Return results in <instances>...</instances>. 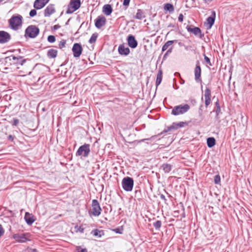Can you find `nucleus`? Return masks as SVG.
I'll list each match as a JSON object with an SVG mask.
<instances>
[{"instance_id":"f257e3e1","label":"nucleus","mask_w":252,"mask_h":252,"mask_svg":"<svg viewBox=\"0 0 252 252\" xmlns=\"http://www.w3.org/2000/svg\"><path fill=\"white\" fill-rule=\"evenodd\" d=\"M23 17L19 15H13L8 20L9 27L14 30L18 29L19 27L22 25Z\"/></svg>"},{"instance_id":"f03ea898","label":"nucleus","mask_w":252,"mask_h":252,"mask_svg":"<svg viewBox=\"0 0 252 252\" xmlns=\"http://www.w3.org/2000/svg\"><path fill=\"white\" fill-rule=\"evenodd\" d=\"M122 186L125 191H132L134 186L133 179L128 176L124 177L122 181Z\"/></svg>"},{"instance_id":"7ed1b4c3","label":"nucleus","mask_w":252,"mask_h":252,"mask_svg":"<svg viewBox=\"0 0 252 252\" xmlns=\"http://www.w3.org/2000/svg\"><path fill=\"white\" fill-rule=\"evenodd\" d=\"M189 109L190 106L188 104L179 105L173 107L172 110L171 114L175 116L183 114L187 112Z\"/></svg>"},{"instance_id":"20e7f679","label":"nucleus","mask_w":252,"mask_h":252,"mask_svg":"<svg viewBox=\"0 0 252 252\" xmlns=\"http://www.w3.org/2000/svg\"><path fill=\"white\" fill-rule=\"evenodd\" d=\"M39 31V29L36 26L30 25L25 30V36L31 38H34L38 35Z\"/></svg>"},{"instance_id":"39448f33","label":"nucleus","mask_w":252,"mask_h":252,"mask_svg":"<svg viewBox=\"0 0 252 252\" xmlns=\"http://www.w3.org/2000/svg\"><path fill=\"white\" fill-rule=\"evenodd\" d=\"M90 152V145L84 144L79 147L76 153V156L79 157L82 156L84 158H87L89 156Z\"/></svg>"},{"instance_id":"423d86ee","label":"nucleus","mask_w":252,"mask_h":252,"mask_svg":"<svg viewBox=\"0 0 252 252\" xmlns=\"http://www.w3.org/2000/svg\"><path fill=\"white\" fill-rule=\"evenodd\" d=\"M92 210L89 211L90 214L95 217H97L100 215L102 210L98 201L96 199L92 200Z\"/></svg>"},{"instance_id":"0eeeda50","label":"nucleus","mask_w":252,"mask_h":252,"mask_svg":"<svg viewBox=\"0 0 252 252\" xmlns=\"http://www.w3.org/2000/svg\"><path fill=\"white\" fill-rule=\"evenodd\" d=\"M80 0H70L68 5L67 9L66 11V14H71L74 11L78 9L81 6Z\"/></svg>"},{"instance_id":"6e6552de","label":"nucleus","mask_w":252,"mask_h":252,"mask_svg":"<svg viewBox=\"0 0 252 252\" xmlns=\"http://www.w3.org/2000/svg\"><path fill=\"white\" fill-rule=\"evenodd\" d=\"M23 57L22 56L15 57L14 56H10L9 57H7L5 58V61L6 62H11L12 60L13 61V63L15 64L16 65H22L26 62V59H22Z\"/></svg>"},{"instance_id":"1a4fd4ad","label":"nucleus","mask_w":252,"mask_h":252,"mask_svg":"<svg viewBox=\"0 0 252 252\" xmlns=\"http://www.w3.org/2000/svg\"><path fill=\"white\" fill-rule=\"evenodd\" d=\"M72 51L75 58H79L83 51V48L80 43H75L73 44Z\"/></svg>"},{"instance_id":"9d476101","label":"nucleus","mask_w":252,"mask_h":252,"mask_svg":"<svg viewBox=\"0 0 252 252\" xmlns=\"http://www.w3.org/2000/svg\"><path fill=\"white\" fill-rule=\"evenodd\" d=\"M11 38V35L4 31H0V43L4 44L8 42Z\"/></svg>"},{"instance_id":"9b49d317","label":"nucleus","mask_w":252,"mask_h":252,"mask_svg":"<svg viewBox=\"0 0 252 252\" xmlns=\"http://www.w3.org/2000/svg\"><path fill=\"white\" fill-rule=\"evenodd\" d=\"M106 19L104 16H99L95 20V26L98 29H100L106 24Z\"/></svg>"},{"instance_id":"f8f14e48","label":"nucleus","mask_w":252,"mask_h":252,"mask_svg":"<svg viewBox=\"0 0 252 252\" xmlns=\"http://www.w3.org/2000/svg\"><path fill=\"white\" fill-rule=\"evenodd\" d=\"M201 69L200 65V63L199 61L196 62V66L194 69V76H195V80L196 82H201V79L200 78L201 77Z\"/></svg>"},{"instance_id":"ddd939ff","label":"nucleus","mask_w":252,"mask_h":252,"mask_svg":"<svg viewBox=\"0 0 252 252\" xmlns=\"http://www.w3.org/2000/svg\"><path fill=\"white\" fill-rule=\"evenodd\" d=\"M28 235V233L15 234L13 235V238L18 242L23 243L26 242L28 240L26 236Z\"/></svg>"},{"instance_id":"4468645a","label":"nucleus","mask_w":252,"mask_h":252,"mask_svg":"<svg viewBox=\"0 0 252 252\" xmlns=\"http://www.w3.org/2000/svg\"><path fill=\"white\" fill-rule=\"evenodd\" d=\"M126 40L128 46L131 48H135L137 46L138 42L134 35L132 34L128 35Z\"/></svg>"},{"instance_id":"2eb2a0df","label":"nucleus","mask_w":252,"mask_h":252,"mask_svg":"<svg viewBox=\"0 0 252 252\" xmlns=\"http://www.w3.org/2000/svg\"><path fill=\"white\" fill-rule=\"evenodd\" d=\"M187 30L189 32H192L195 35L199 34V37L201 38H202L204 35V33H201V31L198 27H194L192 28L190 26H187Z\"/></svg>"},{"instance_id":"dca6fc26","label":"nucleus","mask_w":252,"mask_h":252,"mask_svg":"<svg viewBox=\"0 0 252 252\" xmlns=\"http://www.w3.org/2000/svg\"><path fill=\"white\" fill-rule=\"evenodd\" d=\"M119 54L122 56H127L130 53V50L128 47H126L124 44H120L118 49Z\"/></svg>"},{"instance_id":"f3484780","label":"nucleus","mask_w":252,"mask_h":252,"mask_svg":"<svg viewBox=\"0 0 252 252\" xmlns=\"http://www.w3.org/2000/svg\"><path fill=\"white\" fill-rule=\"evenodd\" d=\"M50 0H35L33 7L36 9H40L49 1Z\"/></svg>"},{"instance_id":"a211bd4d","label":"nucleus","mask_w":252,"mask_h":252,"mask_svg":"<svg viewBox=\"0 0 252 252\" xmlns=\"http://www.w3.org/2000/svg\"><path fill=\"white\" fill-rule=\"evenodd\" d=\"M54 5L50 4L44 10V15L45 17H49L51 14L55 12Z\"/></svg>"},{"instance_id":"6ab92c4d","label":"nucleus","mask_w":252,"mask_h":252,"mask_svg":"<svg viewBox=\"0 0 252 252\" xmlns=\"http://www.w3.org/2000/svg\"><path fill=\"white\" fill-rule=\"evenodd\" d=\"M211 91L209 88H206L205 90L204 97L206 107H207L211 103Z\"/></svg>"},{"instance_id":"aec40b11","label":"nucleus","mask_w":252,"mask_h":252,"mask_svg":"<svg viewBox=\"0 0 252 252\" xmlns=\"http://www.w3.org/2000/svg\"><path fill=\"white\" fill-rule=\"evenodd\" d=\"M24 219L28 225H32L35 221L34 216L28 212L26 213Z\"/></svg>"},{"instance_id":"412c9836","label":"nucleus","mask_w":252,"mask_h":252,"mask_svg":"<svg viewBox=\"0 0 252 252\" xmlns=\"http://www.w3.org/2000/svg\"><path fill=\"white\" fill-rule=\"evenodd\" d=\"M113 11L112 7L110 4H105L102 8V12L107 16L110 15Z\"/></svg>"},{"instance_id":"4be33fe9","label":"nucleus","mask_w":252,"mask_h":252,"mask_svg":"<svg viewBox=\"0 0 252 252\" xmlns=\"http://www.w3.org/2000/svg\"><path fill=\"white\" fill-rule=\"evenodd\" d=\"M216 17L215 11H213L212 13V16L208 17L206 20L208 24L209 25V28H211L214 25Z\"/></svg>"},{"instance_id":"5701e85b","label":"nucleus","mask_w":252,"mask_h":252,"mask_svg":"<svg viewBox=\"0 0 252 252\" xmlns=\"http://www.w3.org/2000/svg\"><path fill=\"white\" fill-rule=\"evenodd\" d=\"M146 17V15L144 11L141 9H138L137 13L134 16V18L138 20H141Z\"/></svg>"},{"instance_id":"b1692460","label":"nucleus","mask_w":252,"mask_h":252,"mask_svg":"<svg viewBox=\"0 0 252 252\" xmlns=\"http://www.w3.org/2000/svg\"><path fill=\"white\" fill-rule=\"evenodd\" d=\"M58 51L54 49H50L47 52V56L49 58H55L57 56Z\"/></svg>"},{"instance_id":"393cba45","label":"nucleus","mask_w":252,"mask_h":252,"mask_svg":"<svg viewBox=\"0 0 252 252\" xmlns=\"http://www.w3.org/2000/svg\"><path fill=\"white\" fill-rule=\"evenodd\" d=\"M161 168L163 170L164 173H167L171 170L172 165L168 163H163L161 165Z\"/></svg>"},{"instance_id":"a878e982","label":"nucleus","mask_w":252,"mask_h":252,"mask_svg":"<svg viewBox=\"0 0 252 252\" xmlns=\"http://www.w3.org/2000/svg\"><path fill=\"white\" fill-rule=\"evenodd\" d=\"M162 79V72L161 70L158 71V73L157 76V79L156 82V85L157 87L161 83Z\"/></svg>"},{"instance_id":"bb28decb","label":"nucleus","mask_w":252,"mask_h":252,"mask_svg":"<svg viewBox=\"0 0 252 252\" xmlns=\"http://www.w3.org/2000/svg\"><path fill=\"white\" fill-rule=\"evenodd\" d=\"M164 10L172 13L174 10V7L172 4L167 3L164 4Z\"/></svg>"},{"instance_id":"cd10ccee","label":"nucleus","mask_w":252,"mask_h":252,"mask_svg":"<svg viewBox=\"0 0 252 252\" xmlns=\"http://www.w3.org/2000/svg\"><path fill=\"white\" fill-rule=\"evenodd\" d=\"M207 144L208 147L212 148L216 144V140L214 137H209L207 139Z\"/></svg>"},{"instance_id":"c85d7f7f","label":"nucleus","mask_w":252,"mask_h":252,"mask_svg":"<svg viewBox=\"0 0 252 252\" xmlns=\"http://www.w3.org/2000/svg\"><path fill=\"white\" fill-rule=\"evenodd\" d=\"M177 41V40H169L167 41L162 47V52H164L170 46H171L173 43L176 42Z\"/></svg>"},{"instance_id":"c756f323","label":"nucleus","mask_w":252,"mask_h":252,"mask_svg":"<svg viewBox=\"0 0 252 252\" xmlns=\"http://www.w3.org/2000/svg\"><path fill=\"white\" fill-rule=\"evenodd\" d=\"M91 233L93 234L94 236L99 238L104 235V232L103 230H99L97 229L93 230Z\"/></svg>"},{"instance_id":"7c9ffc66","label":"nucleus","mask_w":252,"mask_h":252,"mask_svg":"<svg viewBox=\"0 0 252 252\" xmlns=\"http://www.w3.org/2000/svg\"><path fill=\"white\" fill-rule=\"evenodd\" d=\"M178 128L177 123H173L171 126H168L166 129H165L163 131V132H167L173 130L177 129Z\"/></svg>"},{"instance_id":"2f4dec72","label":"nucleus","mask_w":252,"mask_h":252,"mask_svg":"<svg viewBox=\"0 0 252 252\" xmlns=\"http://www.w3.org/2000/svg\"><path fill=\"white\" fill-rule=\"evenodd\" d=\"M98 37V34L97 33H93L91 38H90L89 40V42L90 43V44H93V43H94L95 42L96 39H97V38Z\"/></svg>"},{"instance_id":"473e14b6","label":"nucleus","mask_w":252,"mask_h":252,"mask_svg":"<svg viewBox=\"0 0 252 252\" xmlns=\"http://www.w3.org/2000/svg\"><path fill=\"white\" fill-rule=\"evenodd\" d=\"M153 226L157 230H159L161 226V221L160 220H157L153 223Z\"/></svg>"},{"instance_id":"72a5a7b5","label":"nucleus","mask_w":252,"mask_h":252,"mask_svg":"<svg viewBox=\"0 0 252 252\" xmlns=\"http://www.w3.org/2000/svg\"><path fill=\"white\" fill-rule=\"evenodd\" d=\"M214 182L216 185H219L220 184V175L218 174L215 176Z\"/></svg>"},{"instance_id":"f704fd0d","label":"nucleus","mask_w":252,"mask_h":252,"mask_svg":"<svg viewBox=\"0 0 252 252\" xmlns=\"http://www.w3.org/2000/svg\"><path fill=\"white\" fill-rule=\"evenodd\" d=\"M47 40L50 43H53L56 41V37L54 35H49L47 37Z\"/></svg>"},{"instance_id":"c9c22d12","label":"nucleus","mask_w":252,"mask_h":252,"mask_svg":"<svg viewBox=\"0 0 252 252\" xmlns=\"http://www.w3.org/2000/svg\"><path fill=\"white\" fill-rule=\"evenodd\" d=\"M215 111H216V119L217 120H219L220 119V117H219V114L220 113H221L220 107H218V108H216V109L215 110Z\"/></svg>"},{"instance_id":"e433bc0d","label":"nucleus","mask_w":252,"mask_h":252,"mask_svg":"<svg viewBox=\"0 0 252 252\" xmlns=\"http://www.w3.org/2000/svg\"><path fill=\"white\" fill-rule=\"evenodd\" d=\"M66 44V40L64 39H62L59 43V48L60 49H62L63 48L65 47V45Z\"/></svg>"},{"instance_id":"4c0bfd02","label":"nucleus","mask_w":252,"mask_h":252,"mask_svg":"<svg viewBox=\"0 0 252 252\" xmlns=\"http://www.w3.org/2000/svg\"><path fill=\"white\" fill-rule=\"evenodd\" d=\"M188 123L187 122H181L177 123L178 128L184 127L185 126H187Z\"/></svg>"},{"instance_id":"58836bf2","label":"nucleus","mask_w":252,"mask_h":252,"mask_svg":"<svg viewBox=\"0 0 252 252\" xmlns=\"http://www.w3.org/2000/svg\"><path fill=\"white\" fill-rule=\"evenodd\" d=\"M203 104H201L200 105L199 110H198V114L200 116V117L202 118L203 115Z\"/></svg>"},{"instance_id":"ea45409f","label":"nucleus","mask_w":252,"mask_h":252,"mask_svg":"<svg viewBox=\"0 0 252 252\" xmlns=\"http://www.w3.org/2000/svg\"><path fill=\"white\" fill-rule=\"evenodd\" d=\"M204 56L205 61L206 62V63L209 64V65L212 66V64L211 63L210 59L207 56H206L205 54H204Z\"/></svg>"},{"instance_id":"a19ab883","label":"nucleus","mask_w":252,"mask_h":252,"mask_svg":"<svg viewBox=\"0 0 252 252\" xmlns=\"http://www.w3.org/2000/svg\"><path fill=\"white\" fill-rule=\"evenodd\" d=\"M76 250L77 251V252H87V249H81L80 246L77 247Z\"/></svg>"},{"instance_id":"79ce46f5","label":"nucleus","mask_w":252,"mask_h":252,"mask_svg":"<svg viewBox=\"0 0 252 252\" xmlns=\"http://www.w3.org/2000/svg\"><path fill=\"white\" fill-rule=\"evenodd\" d=\"M37 12L35 9H32L30 11L29 15L31 17H33L36 15Z\"/></svg>"},{"instance_id":"37998d69","label":"nucleus","mask_w":252,"mask_h":252,"mask_svg":"<svg viewBox=\"0 0 252 252\" xmlns=\"http://www.w3.org/2000/svg\"><path fill=\"white\" fill-rule=\"evenodd\" d=\"M13 121L12 125L14 126H17L19 123V120L17 118H13Z\"/></svg>"},{"instance_id":"c03bdc74","label":"nucleus","mask_w":252,"mask_h":252,"mask_svg":"<svg viewBox=\"0 0 252 252\" xmlns=\"http://www.w3.org/2000/svg\"><path fill=\"white\" fill-rule=\"evenodd\" d=\"M24 252H37V251L35 249L28 248L25 250Z\"/></svg>"},{"instance_id":"a18cd8bd","label":"nucleus","mask_w":252,"mask_h":252,"mask_svg":"<svg viewBox=\"0 0 252 252\" xmlns=\"http://www.w3.org/2000/svg\"><path fill=\"white\" fill-rule=\"evenodd\" d=\"M172 51V47H171V48H170L167 51V52L165 53V54H164V57L163 58H164L166 56H167L168 55H169V54H170Z\"/></svg>"},{"instance_id":"49530a36","label":"nucleus","mask_w":252,"mask_h":252,"mask_svg":"<svg viewBox=\"0 0 252 252\" xmlns=\"http://www.w3.org/2000/svg\"><path fill=\"white\" fill-rule=\"evenodd\" d=\"M130 1V0H124L123 5L124 6H128L129 4Z\"/></svg>"},{"instance_id":"de8ad7c7","label":"nucleus","mask_w":252,"mask_h":252,"mask_svg":"<svg viewBox=\"0 0 252 252\" xmlns=\"http://www.w3.org/2000/svg\"><path fill=\"white\" fill-rule=\"evenodd\" d=\"M183 19H184V16H183V15L182 13L180 14L179 16L178 17V20H179V21L180 22H182L183 21Z\"/></svg>"},{"instance_id":"09e8293b","label":"nucleus","mask_w":252,"mask_h":252,"mask_svg":"<svg viewBox=\"0 0 252 252\" xmlns=\"http://www.w3.org/2000/svg\"><path fill=\"white\" fill-rule=\"evenodd\" d=\"M4 232V231L2 227V225L0 224V237L3 234Z\"/></svg>"},{"instance_id":"8fccbe9b","label":"nucleus","mask_w":252,"mask_h":252,"mask_svg":"<svg viewBox=\"0 0 252 252\" xmlns=\"http://www.w3.org/2000/svg\"><path fill=\"white\" fill-rule=\"evenodd\" d=\"M60 28H61V26L59 25V24H58V25H56L54 26L52 28V30L55 31Z\"/></svg>"},{"instance_id":"3c124183","label":"nucleus","mask_w":252,"mask_h":252,"mask_svg":"<svg viewBox=\"0 0 252 252\" xmlns=\"http://www.w3.org/2000/svg\"><path fill=\"white\" fill-rule=\"evenodd\" d=\"M84 230V228L81 226H80L77 229V231H79L81 233H83Z\"/></svg>"},{"instance_id":"603ef678","label":"nucleus","mask_w":252,"mask_h":252,"mask_svg":"<svg viewBox=\"0 0 252 252\" xmlns=\"http://www.w3.org/2000/svg\"><path fill=\"white\" fill-rule=\"evenodd\" d=\"M135 196L137 197V196H138L139 194H141V190L140 189H137L135 191Z\"/></svg>"},{"instance_id":"864d4df0","label":"nucleus","mask_w":252,"mask_h":252,"mask_svg":"<svg viewBox=\"0 0 252 252\" xmlns=\"http://www.w3.org/2000/svg\"><path fill=\"white\" fill-rule=\"evenodd\" d=\"M14 136L12 135H9L8 136V139L9 140H10V141H13L14 139Z\"/></svg>"},{"instance_id":"5fc2aeb1","label":"nucleus","mask_w":252,"mask_h":252,"mask_svg":"<svg viewBox=\"0 0 252 252\" xmlns=\"http://www.w3.org/2000/svg\"><path fill=\"white\" fill-rule=\"evenodd\" d=\"M160 198L162 200H163L165 202H166L167 201V199H166L165 196L163 194H161L160 195Z\"/></svg>"},{"instance_id":"6e6d98bb","label":"nucleus","mask_w":252,"mask_h":252,"mask_svg":"<svg viewBox=\"0 0 252 252\" xmlns=\"http://www.w3.org/2000/svg\"><path fill=\"white\" fill-rule=\"evenodd\" d=\"M215 106L216 108H218V107H220L219 100H217V101L216 102Z\"/></svg>"},{"instance_id":"4d7b16f0","label":"nucleus","mask_w":252,"mask_h":252,"mask_svg":"<svg viewBox=\"0 0 252 252\" xmlns=\"http://www.w3.org/2000/svg\"><path fill=\"white\" fill-rule=\"evenodd\" d=\"M114 231L116 232L117 233L121 234L122 232L120 231V229L119 228H116L114 230Z\"/></svg>"},{"instance_id":"13d9d810","label":"nucleus","mask_w":252,"mask_h":252,"mask_svg":"<svg viewBox=\"0 0 252 252\" xmlns=\"http://www.w3.org/2000/svg\"><path fill=\"white\" fill-rule=\"evenodd\" d=\"M175 76H177V77H179L181 78V76H180V73L179 72H175V74H174Z\"/></svg>"},{"instance_id":"bf43d9fd","label":"nucleus","mask_w":252,"mask_h":252,"mask_svg":"<svg viewBox=\"0 0 252 252\" xmlns=\"http://www.w3.org/2000/svg\"><path fill=\"white\" fill-rule=\"evenodd\" d=\"M180 83L183 84L185 83V80L183 79L182 78H180Z\"/></svg>"},{"instance_id":"052dcab7","label":"nucleus","mask_w":252,"mask_h":252,"mask_svg":"<svg viewBox=\"0 0 252 252\" xmlns=\"http://www.w3.org/2000/svg\"><path fill=\"white\" fill-rule=\"evenodd\" d=\"M213 0H204V1L206 2V3H208V2H210L212 1H213Z\"/></svg>"},{"instance_id":"680f3d73","label":"nucleus","mask_w":252,"mask_h":252,"mask_svg":"<svg viewBox=\"0 0 252 252\" xmlns=\"http://www.w3.org/2000/svg\"><path fill=\"white\" fill-rule=\"evenodd\" d=\"M178 44H179V46H183V43H182V42H179V43H178Z\"/></svg>"},{"instance_id":"e2e57ef3","label":"nucleus","mask_w":252,"mask_h":252,"mask_svg":"<svg viewBox=\"0 0 252 252\" xmlns=\"http://www.w3.org/2000/svg\"><path fill=\"white\" fill-rule=\"evenodd\" d=\"M168 27H174V26H172V25H169L168 26Z\"/></svg>"},{"instance_id":"0e129e2a","label":"nucleus","mask_w":252,"mask_h":252,"mask_svg":"<svg viewBox=\"0 0 252 252\" xmlns=\"http://www.w3.org/2000/svg\"><path fill=\"white\" fill-rule=\"evenodd\" d=\"M193 103H196V100L195 99L193 100Z\"/></svg>"},{"instance_id":"69168bd1","label":"nucleus","mask_w":252,"mask_h":252,"mask_svg":"<svg viewBox=\"0 0 252 252\" xmlns=\"http://www.w3.org/2000/svg\"><path fill=\"white\" fill-rule=\"evenodd\" d=\"M193 103H196V100L195 99L193 100Z\"/></svg>"},{"instance_id":"338daca9","label":"nucleus","mask_w":252,"mask_h":252,"mask_svg":"<svg viewBox=\"0 0 252 252\" xmlns=\"http://www.w3.org/2000/svg\"><path fill=\"white\" fill-rule=\"evenodd\" d=\"M69 21V19L67 21V22L66 23L65 25H67Z\"/></svg>"},{"instance_id":"774afa93","label":"nucleus","mask_w":252,"mask_h":252,"mask_svg":"<svg viewBox=\"0 0 252 252\" xmlns=\"http://www.w3.org/2000/svg\"><path fill=\"white\" fill-rule=\"evenodd\" d=\"M2 1V0H0V3Z\"/></svg>"}]
</instances>
